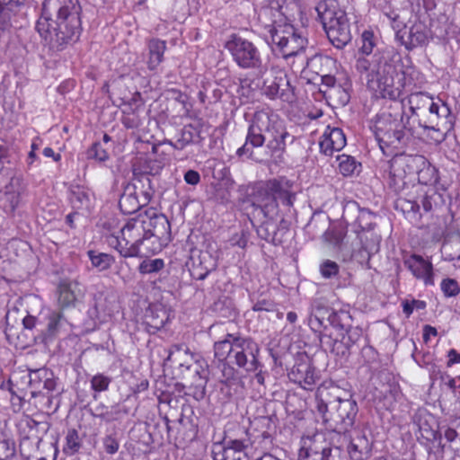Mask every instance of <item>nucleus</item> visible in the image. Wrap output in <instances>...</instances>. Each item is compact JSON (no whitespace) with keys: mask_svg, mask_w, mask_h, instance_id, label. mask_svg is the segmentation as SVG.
I'll return each instance as SVG.
<instances>
[{"mask_svg":"<svg viewBox=\"0 0 460 460\" xmlns=\"http://www.w3.org/2000/svg\"><path fill=\"white\" fill-rule=\"evenodd\" d=\"M249 122L245 142L237 149L236 155L239 157L245 155L257 163L280 160L287 143L294 141L284 121L270 110H260L253 113Z\"/></svg>","mask_w":460,"mask_h":460,"instance_id":"1","label":"nucleus"},{"mask_svg":"<svg viewBox=\"0 0 460 460\" xmlns=\"http://www.w3.org/2000/svg\"><path fill=\"white\" fill-rule=\"evenodd\" d=\"M80 13L78 0L44 1L36 29L40 35L49 34L52 51H62L79 40L82 31Z\"/></svg>","mask_w":460,"mask_h":460,"instance_id":"2","label":"nucleus"},{"mask_svg":"<svg viewBox=\"0 0 460 460\" xmlns=\"http://www.w3.org/2000/svg\"><path fill=\"white\" fill-rule=\"evenodd\" d=\"M401 55L393 47H387L376 53L372 60L358 58L356 69L367 74V86L382 98L397 100L401 90L394 85V77L398 75Z\"/></svg>","mask_w":460,"mask_h":460,"instance_id":"3","label":"nucleus"},{"mask_svg":"<svg viewBox=\"0 0 460 460\" xmlns=\"http://www.w3.org/2000/svg\"><path fill=\"white\" fill-rule=\"evenodd\" d=\"M317 16L331 43L344 48L351 40L350 24L337 0H323L315 6Z\"/></svg>","mask_w":460,"mask_h":460,"instance_id":"4","label":"nucleus"},{"mask_svg":"<svg viewBox=\"0 0 460 460\" xmlns=\"http://www.w3.org/2000/svg\"><path fill=\"white\" fill-rule=\"evenodd\" d=\"M316 410L323 422L330 423L340 433H345L353 427L358 412L355 400L340 397L329 402L316 397Z\"/></svg>","mask_w":460,"mask_h":460,"instance_id":"5","label":"nucleus"},{"mask_svg":"<svg viewBox=\"0 0 460 460\" xmlns=\"http://www.w3.org/2000/svg\"><path fill=\"white\" fill-rule=\"evenodd\" d=\"M145 223L142 214L130 218L121 228L120 235H111L109 243L124 258L140 256V246L144 245L146 250L150 246Z\"/></svg>","mask_w":460,"mask_h":460,"instance_id":"6","label":"nucleus"},{"mask_svg":"<svg viewBox=\"0 0 460 460\" xmlns=\"http://www.w3.org/2000/svg\"><path fill=\"white\" fill-rule=\"evenodd\" d=\"M268 26L272 49H278L285 59L297 56L305 49L307 39L292 24L273 20L272 24Z\"/></svg>","mask_w":460,"mask_h":460,"instance_id":"7","label":"nucleus"},{"mask_svg":"<svg viewBox=\"0 0 460 460\" xmlns=\"http://www.w3.org/2000/svg\"><path fill=\"white\" fill-rule=\"evenodd\" d=\"M418 123L425 131L431 132L430 137L435 141L444 138V131L449 130L453 125V117L449 107L440 101L432 98L427 108L418 112Z\"/></svg>","mask_w":460,"mask_h":460,"instance_id":"8","label":"nucleus"},{"mask_svg":"<svg viewBox=\"0 0 460 460\" xmlns=\"http://www.w3.org/2000/svg\"><path fill=\"white\" fill-rule=\"evenodd\" d=\"M400 124L398 117L392 113L384 112L376 117L371 128L384 154L385 148H398L407 143L408 136Z\"/></svg>","mask_w":460,"mask_h":460,"instance_id":"9","label":"nucleus"},{"mask_svg":"<svg viewBox=\"0 0 460 460\" xmlns=\"http://www.w3.org/2000/svg\"><path fill=\"white\" fill-rule=\"evenodd\" d=\"M225 47L239 67L258 70L260 73L265 71L261 52L252 41L233 35Z\"/></svg>","mask_w":460,"mask_h":460,"instance_id":"10","label":"nucleus"},{"mask_svg":"<svg viewBox=\"0 0 460 460\" xmlns=\"http://www.w3.org/2000/svg\"><path fill=\"white\" fill-rule=\"evenodd\" d=\"M142 215L150 244L146 246V252L158 253L172 241L170 222L164 214H157L153 209H147Z\"/></svg>","mask_w":460,"mask_h":460,"instance_id":"11","label":"nucleus"},{"mask_svg":"<svg viewBox=\"0 0 460 460\" xmlns=\"http://www.w3.org/2000/svg\"><path fill=\"white\" fill-rule=\"evenodd\" d=\"M231 363L247 371H255L259 366V345L251 338L236 335Z\"/></svg>","mask_w":460,"mask_h":460,"instance_id":"12","label":"nucleus"},{"mask_svg":"<svg viewBox=\"0 0 460 460\" xmlns=\"http://www.w3.org/2000/svg\"><path fill=\"white\" fill-rule=\"evenodd\" d=\"M278 190H279V181L273 179L256 186L252 193V205L267 218L271 217L277 211Z\"/></svg>","mask_w":460,"mask_h":460,"instance_id":"13","label":"nucleus"},{"mask_svg":"<svg viewBox=\"0 0 460 460\" xmlns=\"http://www.w3.org/2000/svg\"><path fill=\"white\" fill-rule=\"evenodd\" d=\"M274 76L266 79L263 83V93L270 100L280 99L283 102L292 103L296 100L294 88L291 86L287 73L282 69L272 67Z\"/></svg>","mask_w":460,"mask_h":460,"instance_id":"14","label":"nucleus"},{"mask_svg":"<svg viewBox=\"0 0 460 460\" xmlns=\"http://www.w3.org/2000/svg\"><path fill=\"white\" fill-rule=\"evenodd\" d=\"M248 442L246 439H225L223 444L213 447V460H246Z\"/></svg>","mask_w":460,"mask_h":460,"instance_id":"15","label":"nucleus"},{"mask_svg":"<svg viewBox=\"0 0 460 460\" xmlns=\"http://www.w3.org/2000/svg\"><path fill=\"white\" fill-rule=\"evenodd\" d=\"M403 264L416 279L423 280L426 286L434 285L433 265L429 261L413 253L403 258Z\"/></svg>","mask_w":460,"mask_h":460,"instance_id":"16","label":"nucleus"},{"mask_svg":"<svg viewBox=\"0 0 460 460\" xmlns=\"http://www.w3.org/2000/svg\"><path fill=\"white\" fill-rule=\"evenodd\" d=\"M391 162L397 174L405 173L411 181V178L417 176L420 170L425 166L426 158L421 155L401 154L395 155Z\"/></svg>","mask_w":460,"mask_h":460,"instance_id":"17","label":"nucleus"},{"mask_svg":"<svg viewBox=\"0 0 460 460\" xmlns=\"http://www.w3.org/2000/svg\"><path fill=\"white\" fill-rule=\"evenodd\" d=\"M395 40L407 50L425 45L428 42L427 31L422 24H414L410 29L405 26L395 33Z\"/></svg>","mask_w":460,"mask_h":460,"instance_id":"18","label":"nucleus"},{"mask_svg":"<svg viewBox=\"0 0 460 460\" xmlns=\"http://www.w3.org/2000/svg\"><path fill=\"white\" fill-rule=\"evenodd\" d=\"M29 385L31 388V394L35 397L38 394L49 395L56 389L57 382L52 372L41 368L30 374Z\"/></svg>","mask_w":460,"mask_h":460,"instance_id":"19","label":"nucleus"},{"mask_svg":"<svg viewBox=\"0 0 460 460\" xmlns=\"http://www.w3.org/2000/svg\"><path fill=\"white\" fill-rule=\"evenodd\" d=\"M217 268V256L208 250L200 251L197 258H192L190 275L197 280H203Z\"/></svg>","mask_w":460,"mask_h":460,"instance_id":"20","label":"nucleus"},{"mask_svg":"<svg viewBox=\"0 0 460 460\" xmlns=\"http://www.w3.org/2000/svg\"><path fill=\"white\" fill-rule=\"evenodd\" d=\"M288 230V222L281 219L279 225L268 219L261 223L257 228L258 236L274 245H279L284 242V235Z\"/></svg>","mask_w":460,"mask_h":460,"instance_id":"21","label":"nucleus"},{"mask_svg":"<svg viewBox=\"0 0 460 460\" xmlns=\"http://www.w3.org/2000/svg\"><path fill=\"white\" fill-rule=\"evenodd\" d=\"M288 376L291 381L306 390H312L318 379L314 367L308 361L296 363Z\"/></svg>","mask_w":460,"mask_h":460,"instance_id":"22","label":"nucleus"},{"mask_svg":"<svg viewBox=\"0 0 460 460\" xmlns=\"http://www.w3.org/2000/svg\"><path fill=\"white\" fill-rule=\"evenodd\" d=\"M169 320V313L163 305H151L146 310L143 324L150 334L161 330Z\"/></svg>","mask_w":460,"mask_h":460,"instance_id":"23","label":"nucleus"},{"mask_svg":"<svg viewBox=\"0 0 460 460\" xmlns=\"http://www.w3.org/2000/svg\"><path fill=\"white\" fill-rule=\"evenodd\" d=\"M132 174L131 181L125 184L134 187V190L137 192L139 190V193L142 196L143 204H148L155 193L150 178L152 175L137 169V165H134Z\"/></svg>","mask_w":460,"mask_h":460,"instance_id":"24","label":"nucleus"},{"mask_svg":"<svg viewBox=\"0 0 460 460\" xmlns=\"http://www.w3.org/2000/svg\"><path fill=\"white\" fill-rule=\"evenodd\" d=\"M49 423L47 421H37L32 418L26 417L22 419L19 424V433L22 438H27L39 442L42 440V435L46 434L49 429Z\"/></svg>","mask_w":460,"mask_h":460,"instance_id":"25","label":"nucleus"},{"mask_svg":"<svg viewBox=\"0 0 460 460\" xmlns=\"http://www.w3.org/2000/svg\"><path fill=\"white\" fill-rule=\"evenodd\" d=\"M165 361L172 362L181 369L190 370L197 367L194 362L193 354L190 351L186 344L172 345L168 349V356Z\"/></svg>","mask_w":460,"mask_h":460,"instance_id":"26","label":"nucleus"},{"mask_svg":"<svg viewBox=\"0 0 460 460\" xmlns=\"http://www.w3.org/2000/svg\"><path fill=\"white\" fill-rule=\"evenodd\" d=\"M371 452L372 443L365 434L358 432L356 437L350 439L348 446L350 460H367L371 456Z\"/></svg>","mask_w":460,"mask_h":460,"instance_id":"27","label":"nucleus"},{"mask_svg":"<svg viewBox=\"0 0 460 460\" xmlns=\"http://www.w3.org/2000/svg\"><path fill=\"white\" fill-rule=\"evenodd\" d=\"M346 146V137L342 129L333 128L325 131L323 139L320 142L321 152L332 155L334 151H340Z\"/></svg>","mask_w":460,"mask_h":460,"instance_id":"28","label":"nucleus"},{"mask_svg":"<svg viewBox=\"0 0 460 460\" xmlns=\"http://www.w3.org/2000/svg\"><path fill=\"white\" fill-rule=\"evenodd\" d=\"M25 0H0V31H7L13 20L24 6Z\"/></svg>","mask_w":460,"mask_h":460,"instance_id":"29","label":"nucleus"},{"mask_svg":"<svg viewBox=\"0 0 460 460\" xmlns=\"http://www.w3.org/2000/svg\"><path fill=\"white\" fill-rule=\"evenodd\" d=\"M146 205L143 204L142 196L139 199L137 192L134 190V187L123 184V193L119 200V206L123 214H133Z\"/></svg>","mask_w":460,"mask_h":460,"instance_id":"30","label":"nucleus"},{"mask_svg":"<svg viewBox=\"0 0 460 460\" xmlns=\"http://www.w3.org/2000/svg\"><path fill=\"white\" fill-rule=\"evenodd\" d=\"M231 364L232 363L229 361L221 362L220 364L222 373L220 382L228 388L227 394L229 396L232 395V391H234V393H237L242 383L237 371L231 366Z\"/></svg>","mask_w":460,"mask_h":460,"instance_id":"31","label":"nucleus"},{"mask_svg":"<svg viewBox=\"0 0 460 460\" xmlns=\"http://www.w3.org/2000/svg\"><path fill=\"white\" fill-rule=\"evenodd\" d=\"M320 341L322 346L327 350H330L334 355L341 358H347L350 354V350L344 344V342L341 340V338L336 335L332 337V333H322L320 336Z\"/></svg>","mask_w":460,"mask_h":460,"instance_id":"32","label":"nucleus"},{"mask_svg":"<svg viewBox=\"0 0 460 460\" xmlns=\"http://www.w3.org/2000/svg\"><path fill=\"white\" fill-rule=\"evenodd\" d=\"M147 49L149 55L147 66L150 70H155L164 60L166 41L153 38L148 40Z\"/></svg>","mask_w":460,"mask_h":460,"instance_id":"33","label":"nucleus"},{"mask_svg":"<svg viewBox=\"0 0 460 460\" xmlns=\"http://www.w3.org/2000/svg\"><path fill=\"white\" fill-rule=\"evenodd\" d=\"M69 201L74 209L89 210L92 193L82 186H73L69 190Z\"/></svg>","mask_w":460,"mask_h":460,"instance_id":"34","label":"nucleus"},{"mask_svg":"<svg viewBox=\"0 0 460 460\" xmlns=\"http://www.w3.org/2000/svg\"><path fill=\"white\" fill-rule=\"evenodd\" d=\"M422 208L428 213L445 205L444 194L438 192L435 187L421 186Z\"/></svg>","mask_w":460,"mask_h":460,"instance_id":"35","label":"nucleus"},{"mask_svg":"<svg viewBox=\"0 0 460 460\" xmlns=\"http://www.w3.org/2000/svg\"><path fill=\"white\" fill-rule=\"evenodd\" d=\"M77 282L69 279H62L58 285V303L62 307H68L76 300L75 288Z\"/></svg>","mask_w":460,"mask_h":460,"instance_id":"36","label":"nucleus"},{"mask_svg":"<svg viewBox=\"0 0 460 460\" xmlns=\"http://www.w3.org/2000/svg\"><path fill=\"white\" fill-rule=\"evenodd\" d=\"M236 334L227 333L223 341L215 342L214 352L215 357L220 362L231 361L232 351L234 349V342Z\"/></svg>","mask_w":460,"mask_h":460,"instance_id":"37","label":"nucleus"},{"mask_svg":"<svg viewBox=\"0 0 460 460\" xmlns=\"http://www.w3.org/2000/svg\"><path fill=\"white\" fill-rule=\"evenodd\" d=\"M48 323L46 329H40V332L45 338H51L56 336L61 328L66 323L63 314L61 312H50L48 314Z\"/></svg>","mask_w":460,"mask_h":460,"instance_id":"38","label":"nucleus"},{"mask_svg":"<svg viewBox=\"0 0 460 460\" xmlns=\"http://www.w3.org/2000/svg\"><path fill=\"white\" fill-rule=\"evenodd\" d=\"M432 98V96L423 92L411 93L407 97V102L411 115L418 117V112L423 111Z\"/></svg>","mask_w":460,"mask_h":460,"instance_id":"39","label":"nucleus"},{"mask_svg":"<svg viewBox=\"0 0 460 460\" xmlns=\"http://www.w3.org/2000/svg\"><path fill=\"white\" fill-rule=\"evenodd\" d=\"M327 321L331 326L340 332H345L352 327L351 317L346 311L330 312Z\"/></svg>","mask_w":460,"mask_h":460,"instance_id":"40","label":"nucleus"},{"mask_svg":"<svg viewBox=\"0 0 460 460\" xmlns=\"http://www.w3.org/2000/svg\"><path fill=\"white\" fill-rule=\"evenodd\" d=\"M340 172L344 176L358 174L361 170V164L350 155H341L337 156Z\"/></svg>","mask_w":460,"mask_h":460,"instance_id":"41","label":"nucleus"},{"mask_svg":"<svg viewBox=\"0 0 460 460\" xmlns=\"http://www.w3.org/2000/svg\"><path fill=\"white\" fill-rule=\"evenodd\" d=\"M38 449L40 450L37 453L36 460H56L58 454L57 441L54 439L39 440Z\"/></svg>","mask_w":460,"mask_h":460,"instance_id":"42","label":"nucleus"},{"mask_svg":"<svg viewBox=\"0 0 460 460\" xmlns=\"http://www.w3.org/2000/svg\"><path fill=\"white\" fill-rule=\"evenodd\" d=\"M417 180L423 187H432L438 181V171L427 159L425 166L417 174Z\"/></svg>","mask_w":460,"mask_h":460,"instance_id":"43","label":"nucleus"},{"mask_svg":"<svg viewBox=\"0 0 460 460\" xmlns=\"http://www.w3.org/2000/svg\"><path fill=\"white\" fill-rule=\"evenodd\" d=\"M87 254L92 265L94 268H97L100 271L109 270L115 262L114 257L108 253H96L94 251H89Z\"/></svg>","mask_w":460,"mask_h":460,"instance_id":"44","label":"nucleus"},{"mask_svg":"<svg viewBox=\"0 0 460 460\" xmlns=\"http://www.w3.org/2000/svg\"><path fill=\"white\" fill-rule=\"evenodd\" d=\"M348 207L358 208V215L356 218V221L358 224V226L361 228L362 232H369L373 229L376 224L374 222L375 215L372 212L366 208H358L355 202L348 205Z\"/></svg>","mask_w":460,"mask_h":460,"instance_id":"45","label":"nucleus"},{"mask_svg":"<svg viewBox=\"0 0 460 460\" xmlns=\"http://www.w3.org/2000/svg\"><path fill=\"white\" fill-rule=\"evenodd\" d=\"M82 447V438L75 429H68L66 435V445L64 452L67 455H74L78 452Z\"/></svg>","mask_w":460,"mask_h":460,"instance_id":"46","label":"nucleus"},{"mask_svg":"<svg viewBox=\"0 0 460 460\" xmlns=\"http://www.w3.org/2000/svg\"><path fill=\"white\" fill-rule=\"evenodd\" d=\"M407 177L405 173L397 174L394 172V168L393 167V163H390V172H389V187L396 193H400L404 190L407 184L410 183V180H406Z\"/></svg>","mask_w":460,"mask_h":460,"instance_id":"47","label":"nucleus"},{"mask_svg":"<svg viewBox=\"0 0 460 460\" xmlns=\"http://www.w3.org/2000/svg\"><path fill=\"white\" fill-rule=\"evenodd\" d=\"M164 166V162L161 158L147 157L137 166V169L155 176L160 173Z\"/></svg>","mask_w":460,"mask_h":460,"instance_id":"48","label":"nucleus"},{"mask_svg":"<svg viewBox=\"0 0 460 460\" xmlns=\"http://www.w3.org/2000/svg\"><path fill=\"white\" fill-rule=\"evenodd\" d=\"M39 450L37 441L21 438L20 451L24 460H36Z\"/></svg>","mask_w":460,"mask_h":460,"instance_id":"49","label":"nucleus"},{"mask_svg":"<svg viewBox=\"0 0 460 460\" xmlns=\"http://www.w3.org/2000/svg\"><path fill=\"white\" fill-rule=\"evenodd\" d=\"M164 268L163 259H146L138 266L141 274H153L159 272Z\"/></svg>","mask_w":460,"mask_h":460,"instance_id":"50","label":"nucleus"},{"mask_svg":"<svg viewBox=\"0 0 460 460\" xmlns=\"http://www.w3.org/2000/svg\"><path fill=\"white\" fill-rule=\"evenodd\" d=\"M361 334L362 332L358 327H351L345 332L337 333V335L341 338V340L344 342L349 350L352 346L358 341Z\"/></svg>","mask_w":460,"mask_h":460,"instance_id":"51","label":"nucleus"},{"mask_svg":"<svg viewBox=\"0 0 460 460\" xmlns=\"http://www.w3.org/2000/svg\"><path fill=\"white\" fill-rule=\"evenodd\" d=\"M344 236V231L338 227L327 229L323 235L324 241L333 247H340L342 243Z\"/></svg>","mask_w":460,"mask_h":460,"instance_id":"52","label":"nucleus"},{"mask_svg":"<svg viewBox=\"0 0 460 460\" xmlns=\"http://www.w3.org/2000/svg\"><path fill=\"white\" fill-rule=\"evenodd\" d=\"M322 86L325 89L320 88V91L326 94L329 92V96L336 94V91H341V85H336V79L332 75H321Z\"/></svg>","mask_w":460,"mask_h":460,"instance_id":"53","label":"nucleus"},{"mask_svg":"<svg viewBox=\"0 0 460 460\" xmlns=\"http://www.w3.org/2000/svg\"><path fill=\"white\" fill-rule=\"evenodd\" d=\"M15 444L9 439L0 441V460H15Z\"/></svg>","mask_w":460,"mask_h":460,"instance_id":"54","label":"nucleus"},{"mask_svg":"<svg viewBox=\"0 0 460 460\" xmlns=\"http://www.w3.org/2000/svg\"><path fill=\"white\" fill-rule=\"evenodd\" d=\"M111 378L103 374H97L91 379V387L94 392L101 393L108 390Z\"/></svg>","mask_w":460,"mask_h":460,"instance_id":"55","label":"nucleus"},{"mask_svg":"<svg viewBox=\"0 0 460 460\" xmlns=\"http://www.w3.org/2000/svg\"><path fill=\"white\" fill-rule=\"evenodd\" d=\"M364 236L360 235L362 243L361 253L366 252L367 260L369 261L372 254L376 253L379 250L380 236L371 234V243H365L363 241Z\"/></svg>","mask_w":460,"mask_h":460,"instance_id":"56","label":"nucleus"},{"mask_svg":"<svg viewBox=\"0 0 460 460\" xmlns=\"http://www.w3.org/2000/svg\"><path fill=\"white\" fill-rule=\"evenodd\" d=\"M340 266L333 261L325 260L320 265L321 275L324 279H332L338 275Z\"/></svg>","mask_w":460,"mask_h":460,"instance_id":"57","label":"nucleus"},{"mask_svg":"<svg viewBox=\"0 0 460 460\" xmlns=\"http://www.w3.org/2000/svg\"><path fill=\"white\" fill-rule=\"evenodd\" d=\"M89 158L96 159L100 162H105L109 158V154L99 142L93 143L87 152Z\"/></svg>","mask_w":460,"mask_h":460,"instance_id":"58","label":"nucleus"},{"mask_svg":"<svg viewBox=\"0 0 460 460\" xmlns=\"http://www.w3.org/2000/svg\"><path fill=\"white\" fill-rule=\"evenodd\" d=\"M440 286L446 296H456L460 293V287L457 281L453 279H443Z\"/></svg>","mask_w":460,"mask_h":460,"instance_id":"59","label":"nucleus"},{"mask_svg":"<svg viewBox=\"0 0 460 460\" xmlns=\"http://www.w3.org/2000/svg\"><path fill=\"white\" fill-rule=\"evenodd\" d=\"M417 192H418V197L416 199H413V200L402 199V200H401L403 203V204H402L403 210L408 211V212L411 211L414 213L420 212V206L422 207L421 186H420L418 188Z\"/></svg>","mask_w":460,"mask_h":460,"instance_id":"60","label":"nucleus"},{"mask_svg":"<svg viewBox=\"0 0 460 460\" xmlns=\"http://www.w3.org/2000/svg\"><path fill=\"white\" fill-rule=\"evenodd\" d=\"M102 447L109 455H114L119 448V441L115 434H108L102 438Z\"/></svg>","mask_w":460,"mask_h":460,"instance_id":"61","label":"nucleus"},{"mask_svg":"<svg viewBox=\"0 0 460 460\" xmlns=\"http://www.w3.org/2000/svg\"><path fill=\"white\" fill-rule=\"evenodd\" d=\"M362 46L360 48L362 53L369 55L376 45L374 33L370 31H365L361 35Z\"/></svg>","mask_w":460,"mask_h":460,"instance_id":"62","label":"nucleus"},{"mask_svg":"<svg viewBox=\"0 0 460 460\" xmlns=\"http://www.w3.org/2000/svg\"><path fill=\"white\" fill-rule=\"evenodd\" d=\"M295 199V195L285 189L279 181V190H278L277 202L280 201L286 207H292Z\"/></svg>","mask_w":460,"mask_h":460,"instance_id":"63","label":"nucleus"},{"mask_svg":"<svg viewBox=\"0 0 460 460\" xmlns=\"http://www.w3.org/2000/svg\"><path fill=\"white\" fill-rule=\"evenodd\" d=\"M317 453L320 460H334L335 454H340V448L332 447L330 446L323 447L321 448L317 447Z\"/></svg>","mask_w":460,"mask_h":460,"instance_id":"64","label":"nucleus"}]
</instances>
